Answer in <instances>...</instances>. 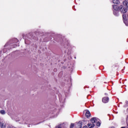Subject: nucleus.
I'll return each instance as SVG.
<instances>
[{
  "label": "nucleus",
  "instance_id": "obj_1",
  "mask_svg": "<svg viewBox=\"0 0 128 128\" xmlns=\"http://www.w3.org/2000/svg\"><path fill=\"white\" fill-rule=\"evenodd\" d=\"M120 10L122 14H125L128 12V9L126 8H124V6H120Z\"/></svg>",
  "mask_w": 128,
  "mask_h": 128
},
{
  "label": "nucleus",
  "instance_id": "obj_2",
  "mask_svg": "<svg viewBox=\"0 0 128 128\" xmlns=\"http://www.w3.org/2000/svg\"><path fill=\"white\" fill-rule=\"evenodd\" d=\"M110 100V98L108 97L105 96L102 98V102L104 104H107V102Z\"/></svg>",
  "mask_w": 128,
  "mask_h": 128
},
{
  "label": "nucleus",
  "instance_id": "obj_3",
  "mask_svg": "<svg viewBox=\"0 0 128 128\" xmlns=\"http://www.w3.org/2000/svg\"><path fill=\"white\" fill-rule=\"evenodd\" d=\"M122 18H123V20L124 22L126 24V26H128V21L126 20V14H124L122 15Z\"/></svg>",
  "mask_w": 128,
  "mask_h": 128
},
{
  "label": "nucleus",
  "instance_id": "obj_4",
  "mask_svg": "<svg viewBox=\"0 0 128 128\" xmlns=\"http://www.w3.org/2000/svg\"><path fill=\"white\" fill-rule=\"evenodd\" d=\"M112 8L114 10H120V6H118V5H113Z\"/></svg>",
  "mask_w": 128,
  "mask_h": 128
},
{
  "label": "nucleus",
  "instance_id": "obj_5",
  "mask_svg": "<svg viewBox=\"0 0 128 128\" xmlns=\"http://www.w3.org/2000/svg\"><path fill=\"white\" fill-rule=\"evenodd\" d=\"M82 122H80L76 124V128H82Z\"/></svg>",
  "mask_w": 128,
  "mask_h": 128
},
{
  "label": "nucleus",
  "instance_id": "obj_6",
  "mask_svg": "<svg viewBox=\"0 0 128 128\" xmlns=\"http://www.w3.org/2000/svg\"><path fill=\"white\" fill-rule=\"evenodd\" d=\"M98 120H96V118H91L90 121L92 122V124H94Z\"/></svg>",
  "mask_w": 128,
  "mask_h": 128
},
{
  "label": "nucleus",
  "instance_id": "obj_7",
  "mask_svg": "<svg viewBox=\"0 0 128 128\" xmlns=\"http://www.w3.org/2000/svg\"><path fill=\"white\" fill-rule=\"evenodd\" d=\"M114 14L116 16H120V13H118V10H114Z\"/></svg>",
  "mask_w": 128,
  "mask_h": 128
},
{
  "label": "nucleus",
  "instance_id": "obj_8",
  "mask_svg": "<svg viewBox=\"0 0 128 128\" xmlns=\"http://www.w3.org/2000/svg\"><path fill=\"white\" fill-rule=\"evenodd\" d=\"M0 128H6V124L0 122Z\"/></svg>",
  "mask_w": 128,
  "mask_h": 128
},
{
  "label": "nucleus",
  "instance_id": "obj_9",
  "mask_svg": "<svg viewBox=\"0 0 128 128\" xmlns=\"http://www.w3.org/2000/svg\"><path fill=\"white\" fill-rule=\"evenodd\" d=\"M86 118H90V111H86Z\"/></svg>",
  "mask_w": 128,
  "mask_h": 128
},
{
  "label": "nucleus",
  "instance_id": "obj_10",
  "mask_svg": "<svg viewBox=\"0 0 128 128\" xmlns=\"http://www.w3.org/2000/svg\"><path fill=\"white\" fill-rule=\"evenodd\" d=\"M123 4L126 6H128V0H125L123 2Z\"/></svg>",
  "mask_w": 128,
  "mask_h": 128
},
{
  "label": "nucleus",
  "instance_id": "obj_11",
  "mask_svg": "<svg viewBox=\"0 0 128 128\" xmlns=\"http://www.w3.org/2000/svg\"><path fill=\"white\" fill-rule=\"evenodd\" d=\"M88 128H93L94 127V124H88Z\"/></svg>",
  "mask_w": 128,
  "mask_h": 128
},
{
  "label": "nucleus",
  "instance_id": "obj_12",
  "mask_svg": "<svg viewBox=\"0 0 128 128\" xmlns=\"http://www.w3.org/2000/svg\"><path fill=\"white\" fill-rule=\"evenodd\" d=\"M112 2L114 4H119L120 2L118 0H113Z\"/></svg>",
  "mask_w": 128,
  "mask_h": 128
},
{
  "label": "nucleus",
  "instance_id": "obj_13",
  "mask_svg": "<svg viewBox=\"0 0 128 128\" xmlns=\"http://www.w3.org/2000/svg\"><path fill=\"white\" fill-rule=\"evenodd\" d=\"M0 114H6V111L4 110H0Z\"/></svg>",
  "mask_w": 128,
  "mask_h": 128
},
{
  "label": "nucleus",
  "instance_id": "obj_14",
  "mask_svg": "<svg viewBox=\"0 0 128 128\" xmlns=\"http://www.w3.org/2000/svg\"><path fill=\"white\" fill-rule=\"evenodd\" d=\"M74 124H71L70 126V128H74Z\"/></svg>",
  "mask_w": 128,
  "mask_h": 128
},
{
  "label": "nucleus",
  "instance_id": "obj_15",
  "mask_svg": "<svg viewBox=\"0 0 128 128\" xmlns=\"http://www.w3.org/2000/svg\"><path fill=\"white\" fill-rule=\"evenodd\" d=\"M97 126H100V122H98L96 124Z\"/></svg>",
  "mask_w": 128,
  "mask_h": 128
},
{
  "label": "nucleus",
  "instance_id": "obj_16",
  "mask_svg": "<svg viewBox=\"0 0 128 128\" xmlns=\"http://www.w3.org/2000/svg\"><path fill=\"white\" fill-rule=\"evenodd\" d=\"M126 120L128 121V115L127 116H126Z\"/></svg>",
  "mask_w": 128,
  "mask_h": 128
},
{
  "label": "nucleus",
  "instance_id": "obj_17",
  "mask_svg": "<svg viewBox=\"0 0 128 128\" xmlns=\"http://www.w3.org/2000/svg\"><path fill=\"white\" fill-rule=\"evenodd\" d=\"M105 96H108V94L105 93Z\"/></svg>",
  "mask_w": 128,
  "mask_h": 128
},
{
  "label": "nucleus",
  "instance_id": "obj_18",
  "mask_svg": "<svg viewBox=\"0 0 128 128\" xmlns=\"http://www.w3.org/2000/svg\"><path fill=\"white\" fill-rule=\"evenodd\" d=\"M8 128H12V127L10 126V127H8Z\"/></svg>",
  "mask_w": 128,
  "mask_h": 128
},
{
  "label": "nucleus",
  "instance_id": "obj_19",
  "mask_svg": "<svg viewBox=\"0 0 128 128\" xmlns=\"http://www.w3.org/2000/svg\"><path fill=\"white\" fill-rule=\"evenodd\" d=\"M110 128H115L114 127H111Z\"/></svg>",
  "mask_w": 128,
  "mask_h": 128
},
{
  "label": "nucleus",
  "instance_id": "obj_20",
  "mask_svg": "<svg viewBox=\"0 0 128 128\" xmlns=\"http://www.w3.org/2000/svg\"><path fill=\"white\" fill-rule=\"evenodd\" d=\"M54 70H56V69H54Z\"/></svg>",
  "mask_w": 128,
  "mask_h": 128
},
{
  "label": "nucleus",
  "instance_id": "obj_21",
  "mask_svg": "<svg viewBox=\"0 0 128 128\" xmlns=\"http://www.w3.org/2000/svg\"><path fill=\"white\" fill-rule=\"evenodd\" d=\"M126 128L125 127H122V128Z\"/></svg>",
  "mask_w": 128,
  "mask_h": 128
}]
</instances>
